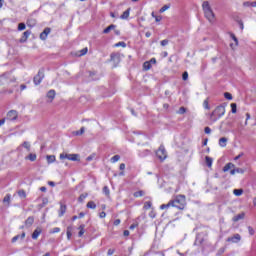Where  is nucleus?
Here are the masks:
<instances>
[{
  "label": "nucleus",
  "mask_w": 256,
  "mask_h": 256,
  "mask_svg": "<svg viewBox=\"0 0 256 256\" xmlns=\"http://www.w3.org/2000/svg\"><path fill=\"white\" fill-rule=\"evenodd\" d=\"M170 207H174L178 209V211H185L187 207V196L183 194H178L174 196V199H171L167 204H162L160 209L165 210L169 209Z\"/></svg>",
  "instance_id": "obj_1"
},
{
  "label": "nucleus",
  "mask_w": 256,
  "mask_h": 256,
  "mask_svg": "<svg viewBox=\"0 0 256 256\" xmlns=\"http://www.w3.org/2000/svg\"><path fill=\"white\" fill-rule=\"evenodd\" d=\"M202 8H203L206 19L210 23H215V13H213V10L211 9V5L209 4V1H204L202 4Z\"/></svg>",
  "instance_id": "obj_2"
},
{
  "label": "nucleus",
  "mask_w": 256,
  "mask_h": 256,
  "mask_svg": "<svg viewBox=\"0 0 256 256\" xmlns=\"http://www.w3.org/2000/svg\"><path fill=\"white\" fill-rule=\"evenodd\" d=\"M223 115H225V106H217L210 114V121H212V123H216V121H219Z\"/></svg>",
  "instance_id": "obj_3"
},
{
  "label": "nucleus",
  "mask_w": 256,
  "mask_h": 256,
  "mask_svg": "<svg viewBox=\"0 0 256 256\" xmlns=\"http://www.w3.org/2000/svg\"><path fill=\"white\" fill-rule=\"evenodd\" d=\"M155 153L156 157L159 159V161H161V163L167 159V150L165 149L164 145H160Z\"/></svg>",
  "instance_id": "obj_4"
},
{
  "label": "nucleus",
  "mask_w": 256,
  "mask_h": 256,
  "mask_svg": "<svg viewBox=\"0 0 256 256\" xmlns=\"http://www.w3.org/2000/svg\"><path fill=\"white\" fill-rule=\"evenodd\" d=\"M43 79H45V70L44 69H40L38 71V74L36 76H34V85H41V81H43Z\"/></svg>",
  "instance_id": "obj_5"
},
{
  "label": "nucleus",
  "mask_w": 256,
  "mask_h": 256,
  "mask_svg": "<svg viewBox=\"0 0 256 256\" xmlns=\"http://www.w3.org/2000/svg\"><path fill=\"white\" fill-rule=\"evenodd\" d=\"M60 159H68V161H79V154L62 153L60 154Z\"/></svg>",
  "instance_id": "obj_6"
},
{
  "label": "nucleus",
  "mask_w": 256,
  "mask_h": 256,
  "mask_svg": "<svg viewBox=\"0 0 256 256\" xmlns=\"http://www.w3.org/2000/svg\"><path fill=\"white\" fill-rule=\"evenodd\" d=\"M18 117L19 112L17 110H10L6 115L7 121H17Z\"/></svg>",
  "instance_id": "obj_7"
},
{
  "label": "nucleus",
  "mask_w": 256,
  "mask_h": 256,
  "mask_svg": "<svg viewBox=\"0 0 256 256\" xmlns=\"http://www.w3.org/2000/svg\"><path fill=\"white\" fill-rule=\"evenodd\" d=\"M227 243H239L241 241V234H234L226 239Z\"/></svg>",
  "instance_id": "obj_8"
},
{
  "label": "nucleus",
  "mask_w": 256,
  "mask_h": 256,
  "mask_svg": "<svg viewBox=\"0 0 256 256\" xmlns=\"http://www.w3.org/2000/svg\"><path fill=\"white\" fill-rule=\"evenodd\" d=\"M57 95V93L55 92L54 89L49 90L46 94V97L48 99V103H53L55 96Z\"/></svg>",
  "instance_id": "obj_9"
},
{
  "label": "nucleus",
  "mask_w": 256,
  "mask_h": 256,
  "mask_svg": "<svg viewBox=\"0 0 256 256\" xmlns=\"http://www.w3.org/2000/svg\"><path fill=\"white\" fill-rule=\"evenodd\" d=\"M31 36V30H27L22 34V37L20 38V43H25Z\"/></svg>",
  "instance_id": "obj_10"
},
{
  "label": "nucleus",
  "mask_w": 256,
  "mask_h": 256,
  "mask_svg": "<svg viewBox=\"0 0 256 256\" xmlns=\"http://www.w3.org/2000/svg\"><path fill=\"white\" fill-rule=\"evenodd\" d=\"M41 233H43V229H41V227H37L32 233V239L34 240L39 239V235H41Z\"/></svg>",
  "instance_id": "obj_11"
},
{
  "label": "nucleus",
  "mask_w": 256,
  "mask_h": 256,
  "mask_svg": "<svg viewBox=\"0 0 256 256\" xmlns=\"http://www.w3.org/2000/svg\"><path fill=\"white\" fill-rule=\"evenodd\" d=\"M65 213H67V205L60 204V208H59V211H58L59 217H63V215H65Z\"/></svg>",
  "instance_id": "obj_12"
},
{
  "label": "nucleus",
  "mask_w": 256,
  "mask_h": 256,
  "mask_svg": "<svg viewBox=\"0 0 256 256\" xmlns=\"http://www.w3.org/2000/svg\"><path fill=\"white\" fill-rule=\"evenodd\" d=\"M49 33H51V28H45L43 30V32L40 34V39H42V41H45V39H47V35H49Z\"/></svg>",
  "instance_id": "obj_13"
},
{
  "label": "nucleus",
  "mask_w": 256,
  "mask_h": 256,
  "mask_svg": "<svg viewBox=\"0 0 256 256\" xmlns=\"http://www.w3.org/2000/svg\"><path fill=\"white\" fill-rule=\"evenodd\" d=\"M89 53V48L85 47L82 50L76 52V57H84V55H87Z\"/></svg>",
  "instance_id": "obj_14"
},
{
  "label": "nucleus",
  "mask_w": 256,
  "mask_h": 256,
  "mask_svg": "<svg viewBox=\"0 0 256 256\" xmlns=\"http://www.w3.org/2000/svg\"><path fill=\"white\" fill-rule=\"evenodd\" d=\"M35 223V217L30 216L25 220V227H31Z\"/></svg>",
  "instance_id": "obj_15"
},
{
  "label": "nucleus",
  "mask_w": 256,
  "mask_h": 256,
  "mask_svg": "<svg viewBox=\"0 0 256 256\" xmlns=\"http://www.w3.org/2000/svg\"><path fill=\"white\" fill-rule=\"evenodd\" d=\"M117 28V26L115 24H111L109 25L108 27H106L104 30H103V33L105 35H107L108 33H111V31L115 30Z\"/></svg>",
  "instance_id": "obj_16"
},
{
  "label": "nucleus",
  "mask_w": 256,
  "mask_h": 256,
  "mask_svg": "<svg viewBox=\"0 0 256 256\" xmlns=\"http://www.w3.org/2000/svg\"><path fill=\"white\" fill-rule=\"evenodd\" d=\"M26 237V233L22 232L21 235H16L12 238V243H17V241H19V239H24Z\"/></svg>",
  "instance_id": "obj_17"
},
{
  "label": "nucleus",
  "mask_w": 256,
  "mask_h": 256,
  "mask_svg": "<svg viewBox=\"0 0 256 256\" xmlns=\"http://www.w3.org/2000/svg\"><path fill=\"white\" fill-rule=\"evenodd\" d=\"M78 237H83V235H85V224H81L79 227H78Z\"/></svg>",
  "instance_id": "obj_18"
},
{
  "label": "nucleus",
  "mask_w": 256,
  "mask_h": 256,
  "mask_svg": "<svg viewBox=\"0 0 256 256\" xmlns=\"http://www.w3.org/2000/svg\"><path fill=\"white\" fill-rule=\"evenodd\" d=\"M131 14V8H128L123 12V14L120 16V19H129V15Z\"/></svg>",
  "instance_id": "obj_19"
},
{
  "label": "nucleus",
  "mask_w": 256,
  "mask_h": 256,
  "mask_svg": "<svg viewBox=\"0 0 256 256\" xmlns=\"http://www.w3.org/2000/svg\"><path fill=\"white\" fill-rule=\"evenodd\" d=\"M235 167V164L229 162L223 167V172L227 173L230 169H233Z\"/></svg>",
  "instance_id": "obj_20"
},
{
  "label": "nucleus",
  "mask_w": 256,
  "mask_h": 256,
  "mask_svg": "<svg viewBox=\"0 0 256 256\" xmlns=\"http://www.w3.org/2000/svg\"><path fill=\"white\" fill-rule=\"evenodd\" d=\"M241 219H245V214L244 213L234 216L232 221H234V223H237V221H241Z\"/></svg>",
  "instance_id": "obj_21"
},
{
  "label": "nucleus",
  "mask_w": 256,
  "mask_h": 256,
  "mask_svg": "<svg viewBox=\"0 0 256 256\" xmlns=\"http://www.w3.org/2000/svg\"><path fill=\"white\" fill-rule=\"evenodd\" d=\"M144 195H145V191L140 190V191L134 192L133 197H135L136 199H139V197H144Z\"/></svg>",
  "instance_id": "obj_22"
},
{
  "label": "nucleus",
  "mask_w": 256,
  "mask_h": 256,
  "mask_svg": "<svg viewBox=\"0 0 256 256\" xmlns=\"http://www.w3.org/2000/svg\"><path fill=\"white\" fill-rule=\"evenodd\" d=\"M205 161H206L207 167H209V168L213 167V158L206 156Z\"/></svg>",
  "instance_id": "obj_23"
},
{
  "label": "nucleus",
  "mask_w": 256,
  "mask_h": 256,
  "mask_svg": "<svg viewBox=\"0 0 256 256\" xmlns=\"http://www.w3.org/2000/svg\"><path fill=\"white\" fill-rule=\"evenodd\" d=\"M203 108L206 109L207 111H210V110H211V106L209 105V98H206V99L203 101Z\"/></svg>",
  "instance_id": "obj_24"
},
{
  "label": "nucleus",
  "mask_w": 256,
  "mask_h": 256,
  "mask_svg": "<svg viewBox=\"0 0 256 256\" xmlns=\"http://www.w3.org/2000/svg\"><path fill=\"white\" fill-rule=\"evenodd\" d=\"M87 197H89V194L87 193H83L78 197V203H83V201H85L87 199Z\"/></svg>",
  "instance_id": "obj_25"
},
{
  "label": "nucleus",
  "mask_w": 256,
  "mask_h": 256,
  "mask_svg": "<svg viewBox=\"0 0 256 256\" xmlns=\"http://www.w3.org/2000/svg\"><path fill=\"white\" fill-rule=\"evenodd\" d=\"M72 230H73V228H71V226L67 227L66 235H67L68 241H71V237H73V233L71 232Z\"/></svg>",
  "instance_id": "obj_26"
},
{
  "label": "nucleus",
  "mask_w": 256,
  "mask_h": 256,
  "mask_svg": "<svg viewBox=\"0 0 256 256\" xmlns=\"http://www.w3.org/2000/svg\"><path fill=\"white\" fill-rule=\"evenodd\" d=\"M227 138L226 137H222V138H220L219 139V145L221 146V147H227Z\"/></svg>",
  "instance_id": "obj_27"
},
{
  "label": "nucleus",
  "mask_w": 256,
  "mask_h": 256,
  "mask_svg": "<svg viewBox=\"0 0 256 256\" xmlns=\"http://www.w3.org/2000/svg\"><path fill=\"white\" fill-rule=\"evenodd\" d=\"M236 173H245V171L241 168H234L230 171V175H236Z\"/></svg>",
  "instance_id": "obj_28"
},
{
  "label": "nucleus",
  "mask_w": 256,
  "mask_h": 256,
  "mask_svg": "<svg viewBox=\"0 0 256 256\" xmlns=\"http://www.w3.org/2000/svg\"><path fill=\"white\" fill-rule=\"evenodd\" d=\"M18 197H20L21 199H26L27 198V192H25V190L21 189L18 191Z\"/></svg>",
  "instance_id": "obj_29"
},
{
  "label": "nucleus",
  "mask_w": 256,
  "mask_h": 256,
  "mask_svg": "<svg viewBox=\"0 0 256 256\" xmlns=\"http://www.w3.org/2000/svg\"><path fill=\"white\" fill-rule=\"evenodd\" d=\"M87 209H97V204H95L93 201H89L86 204Z\"/></svg>",
  "instance_id": "obj_30"
},
{
  "label": "nucleus",
  "mask_w": 256,
  "mask_h": 256,
  "mask_svg": "<svg viewBox=\"0 0 256 256\" xmlns=\"http://www.w3.org/2000/svg\"><path fill=\"white\" fill-rule=\"evenodd\" d=\"M46 159H47V163H49V164L55 163V161H56L55 155H48V156H46Z\"/></svg>",
  "instance_id": "obj_31"
},
{
  "label": "nucleus",
  "mask_w": 256,
  "mask_h": 256,
  "mask_svg": "<svg viewBox=\"0 0 256 256\" xmlns=\"http://www.w3.org/2000/svg\"><path fill=\"white\" fill-rule=\"evenodd\" d=\"M151 207H153V203H151V201H147L144 203L143 209L145 211H147V210L151 209Z\"/></svg>",
  "instance_id": "obj_32"
},
{
  "label": "nucleus",
  "mask_w": 256,
  "mask_h": 256,
  "mask_svg": "<svg viewBox=\"0 0 256 256\" xmlns=\"http://www.w3.org/2000/svg\"><path fill=\"white\" fill-rule=\"evenodd\" d=\"M151 67H152L151 62H149V61L144 62V64H143L144 71H149V69H151Z\"/></svg>",
  "instance_id": "obj_33"
},
{
  "label": "nucleus",
  "mask_w": 256,
  "mask_h": 256,
  "mask_svg": "<svg viewBox=\"0 0 256 256\" xmlns=\"http://www.w3.org/2000/svg\"><path fill=\"white\" fill-rule=\"evenodd\" d=\"M233 194H234L236 197H241V195H243V189H234V190H233Z\"/></svg>",
  "instance_id": "obj_34"
},
{
  "label": "nucleus",
  "mask_w": 256,
  "mask_h": 256,
  "mask_svg": "<svg viewBox=\"0 0 256 256\" xmlns=\"http://www.w3.org/2000/svg\"><path fill=\"white\" fill-rule=\"evenodd\" d=\"M50 235H54L55 233H61V228L55 227L49 231Z\"/></svg>",
  "instance_id": "obj_35"
},
{
  "label": "nucleus",
  "mask_w": 256,
  "mask_h": 256,
  "mask_svg": "<svg viewBox=\"0 0 256 256\" xmlns=\"http://www.w3.org/2000/svg\"><path fill=\"white\" fill-rule=\"evenodd\" d=\"M178 115H185V113H187V108L186 107H180L178 110Z\"/></svg>",
  "instance_id": "obj_36"
},
{
  "label": "nucleus",
  "mask_w": 256,
  "mask_h": 256,
  "mask_svg": "<svg viewBox=\"0 0 256 256\" xmlns=\"http://www.w3.org/2000/svg\"><path fill=\"white\" fill-rule=\"evenodd\" d=\"M26 159H29V161H36L37 154H29Z\"/></svg>",
  "instance_id": "obj_37"
},
{
  "label": "nucleus",
  "mask_w": 256,
  "mask_h": 256,
  "mask_svg": "<svg viewBox=\"0 0 256 256\" xmlns=\"http://www.w3.org/2000/svg\"><path fill=\"white\" fill-rule=\"evenodd\" d=\"M230 37L234 40L235 46L237 47V45H239V40L237 39V36H235V34L233 33H230Z\"/></svg>",
  "instance_id": "obj_38"
},
{
  "label": "nucleus",
  "mask_w": 256,
  "mask_h": 256,
  "mask_svg": "<svg viewBox=\"0 0 256 256\" xmlns=\"http://www.w3.org/2000/svg\"><path fill=\"white\" fill-rule=\"evenodd\" d=\"M230 107H231V111L233 114L237 113V104L236 103L230 104Z\"/></svg>",
  "instance_id": "obj_39"
},
{
  "label": "nucleus",
  "mask_w": 256,
  "mask_h": 256,
  "mask_svg": "<svg viewBox=\"0 0 256 256\" xmlns=\"http://www.w3.org/2000/svg\"><path fill=\"white\" fill-rule=\"evenodd\" d=\"M171 8V5H164L160 10L159 13H165L168 9Z\"/></svg>",
  "instance_id": "obj_40"
},
{
  "label": "nucleus",
  "mask_w": 256,
  "mask_h": 256,
  "mask_svg": "<svg viewBox=\"0 0 256 256\" xmlns=\"http://www.w3.org/2000/svg\"><path fill=\"white\" fill-rule=\"evenodd\" d=\"M3 203H11V194H7L4 199Z\"/></svg>",
  "instance_id": "obj_41"
},
{
  "label": "nucleus",
  "mask_w": 256,
  "mask_h": 256,
  "mask_svg": "<svg viewBox=\"0 0 256 256\" xmlns=\"http://www.w3.org/2000/svg\"><path fill=\"white\" fill-rule=\"evenodd\" d=\"M224 97L225 99H227L228 101H231L233 99V95L229 92H225L224 93Z\"/></svg>",
  "instance_id": "obj_42"
},
{
  "label": "nucleus",
  "mask_w": 256,
  "mask_h": 256,
  "mask_svg": "<svg viewBox=\"0 0 256 256\" xmlns=\"http://www.w3.org/2000/svg\"><path fill=\"white\" fill-rule=\"evenodd\" d=\"M5 81H7V77H5V75L0 76V87L5 85Z\"/></svg>",
  "instance_id": "obj_43"
},
{
  "label": "nucleus",
  "mask_w": 256,
  "mask_h": 256,
  "mask_svg": "<svg viewBox=\"0 0 256 256\" xmlns=\"http://www.w3.org/2000/svg\"><path fill=\"white\" fill-rule=\"evenodd\" d=\"M22 147H24V149H27V151H31V144H29V142H24L22 144Z\"/></svg>",
  "instance_id": "obj_44"
},
{
  "label": "nucleus",
  "mask_w": 256,
  "mask_h": 256,
  "mask_svg": "<svg viewBox=\"0 0 256 256\" xmlns=\"http://www.w3.org/2000/svg\"><path fill=\"white\" fill-rule=\"evenodd\" d=\"M114 47H123V48H125V47H127V43H125V42H118V43L114 44Z\"/></svg>",
  "instance_id": "obj_45"
},
{
  "label": "nucleus",
  "mask_w": 256,
  "mask_h": 256,
  "mask_svg": "<svg viewBox=\"0 0 256 256\" xmlns=\"http://www.w3.org/2000/svg\"><path fill=\"white\" fill-rule=\"evenodd\" d=\"M119 159H121V156L115 155L111 158V163H117V161H119Z\"/></svg>",
  "instance_id": "obj_46"
},
{
  "label": "nucleus",
  "mask_w": 256,
  "mask_h": 256,
  "mask_svg": "<svg viewBox=\"0 0 256 256\" xmlns=\"http://www.w3.org/2000/svg\"><path fill=\"white\" fill-rule=\"evenodd\" d=\"M103 193H105V195H106L107 197H109V195H110L111 192H110L108 186H104V187H103Z\"/></svg>",
  "instance_id": "obj_47"
},
{
  "label": "nucleus",
  "mask_w": 256,
  "mask_h": 256,
  "mask_svg": "<svg viewBox=\"0 0 256 256\" xmlns=\"http://www.w3.org/2000/svg\"><path fill=\"white\" fill-rule=\"evenodd\" d=\"M119 169H120V171H122V172H120V175H122V176L125 175V172H123V171H125V163L120 164Z\"/></svg>",
  "instance_id": "obj_48"
},
{
  "label": "nucleus",
  "mask_w": 256,
  "mask_h": 256,
  "mask_svg": "<svg viewBox=\"0 0 256 256\" xmlns=\"http://www.w3.org/2000/svg\"><path fill=\"white\" fill-rule=\"evenodd\" d=\"M25 28H26L25 23L18 24V31H25Z\"/></svg>",
  "instance_id": "obj_49"
},
{
  "label": "nucleus",
  "mask_w": 256,
  "mask_h": 256,
  "mask_svg": "<svg viewBox=\"0 0 256 256\" xmlns=\"http://www.w3.org/2000/svg\"><path fill=\"white\" fill-rule=\"evenodd\" d=\"M182 79L183 81H187V79H189V73L187 71H185L183 74H182Z\"/></svg>",
  "instance_id": "obj_50"
},
{
  "label": "nucleus",
  "mask_w": 256,
  "mask_h": 256,
  "mask_svg": "<svg viewBox=\"0 0 256 256\" xmlns=\"http://www.w3.org/2000/svg\"><path fill=\"white\" fill-rule=\"evenodd\" d=\"M248 232H249V235H255V229H253V227L251 226H248Z\"/></svg>",
  "instance_id": "obj_51"
},
{
  "label": "nucleus",
  "mask_w": 256,
  "mask_h": 256,
  "mask_svg": "<svg viewBox=\"0 0 256 256\" xmlns=\"http://www.w3.org/2000/svg\"><path fill=\"white\" fill-rule=\"evenodd\" d=\"M160 45H161L162 47H165L166 45H169V40H167V39L162 40V41L160 42Z\"/></svg>",
  "instance_id": "obj_52"
},
{
  "label": "nucleus",
  "mask_w": 256,
  "mask_h": 256,
  "mask_svg": "<svg viewBox=\"0 0 256 256\" xmlns=\"http://www.w3.org/2000/svg\"><path fill=\"white\" fill-rule=\"evenodd\" d=\"M225 250H226L225 247L220 248V249L218 250V252H217V255H218V256H219V255H223V253H225Z\"/></svg>",
  "instance_id": "obj_53"
},
{
  "label": "nucleus",
  "mask_w": 256,
  "mask_h": 256,
  "mask_svg": "<svg viewBox=\"0 0 256 256\" xmlns=\"http://www.w3.org/2000/svg\"><path fill=\"white\" fill-rule=\"evenodd\" d=\"M99 217L100 219H105L107 217V213H105V211H102L99 213Z\"/></svg>",
  "instance_id": "obj_54"
},
{
  "label": "nucleus",
  "mask_w": 256,
  "mask_h": 256,
  "mask_svg": "<svg viewBox=\"0 0 256 256\" xmlns=\"http://www.w3.org/2000/svg\"><path fill=\"white\" fill-rule=\"evenodd\" d=\"M85 133V127H82L79 131L76 132V135H83Z\"/></svg>",
  "instance_id": "obj_55"
},
{
  "label": "nucleus",
  "mask_w": 256,
  "mask_h": 256,
  "mask_svg": "<svg viewBox=\"0 0 256 256\" xmlns=\"http://www.w3.org/2000/svg\"><path fill=\"white\" fill-rule=\"evenodd\" d=\"M137 227H139V224H138V223H134V224H132V225L129 227V229H130L131 231H133V229H137Z\"/></svg>",
  "instance_id": "obj_56"
},
{
  "label": "nucleus",
  "mask_w": 256,
  "mask_h": 256,
  "mask_svg": "<svg viewBox=\"0 0 256 256\" xmlns=\"http://www.w3.org/2000/svg\"><path fill=\"white\" fill-rule=\"evenodd\" d=\"M204 133H206V135H209L211 133V128L210 127H205L204 128Z\"/></svg>",
  "instance_id": "obj_57"
},
{
  "label": "nucleus",
  "mask_w": 256,
  "mask_h": 256,
  "mask_svg": "<svg viewBox=\"0 0 256 256\" xmlns=\"http://www.w3.org/2000/svg\"><path fill=\"white\" fill-rule=\"evenodd\" d=\"M148 63H150V65L151 64L155 65L157 63V59L151 58L150 61H148Z\"/></svg>",
  "instance_id": "obj_58"
},
{
  "label": "nucleus",
  "mask_w": 256,
  "mask_h": 256,
  "mask_svg": "<svg viewBox=\"0 0 256 256\" xmlns=\"http://www.w3.org/2000/svg\"><path fill=\"white\" fill-rule=\"evenodd\" d=\"M114 225L117 227L118 225H121V219H116L114 221Z\"/></svg>",
  "instance_id": "obj_59"
},
{
  "label": "nucleus",
  "mask_w": 256,
  "mask_h": 256,
  "mask_svg": "<svg viewBox=\"0 0 256 256\" xmlns=\"http://www.w3.org/2000/svg\"><path fill=\"white\" fill-rule=\"evenodd\" d=\"M113 253H115V249H109L107 255L111 256Z\"/></svg>",
  "instance_id": "obj_60"
},
{
  "label": "nucleus",
  "mask_w": 256,
  "mask_h": 256,
  "mask_svg": "<svg viewBox=\"0 0 256 256\" xmlns=\"http://www.w3.org/2000/svg\"><path fill=\"white\" fill-rule=\"evenodd\" d=\"M85 217V212H80L78 215V219H83Z\"/></svg>",
  "instance_id": "obj_61"
},
{
  "label": "nucleus",
  "mask_w": 256,
  "mask_h": 256,
  "mask_svg": "<svg viewBox=\"0 0 256 256\" xmlns=\"http://www.w3.org/2000/svg\"><path fill=\"white\" fill-rule=\"evenodd\" d=\"M123 235H124V237H129V235H130L129 230H124Z\"/></svg>",
  "instance_id": "obj_62"
},
{
  "label": "nucleus",
  "mask_w": 256,
  "mask_h": 256,
  "mask_svg": "<svg viewBox=\"0 0 256 256\" xmlns=\"http://www.w3.org/2000/svg\"><path fill=\"white\" fill-rule=\"evenodd\" d=\"M251 119V114L249 113H246V122H245V125H247V121Z\"/></svg>",
  "instance_id": "obj_63"
},
{
  "label": "nucleus",
  "mask_w": 256,
  "mask_h": 256,
  "mask_svg": "<svg viewBox=\"0 0 256 256\" xmlns=\"http://www.w3.org/2000/svg\"><path fill=\"white\" fill-rule=\"evenodd\" d=\"M161 19H163V17H161V16H155V21H156L157 23H159V21H161Z\"/></svg>",
  "instance_id": "obj_64"
}]
</instances>
